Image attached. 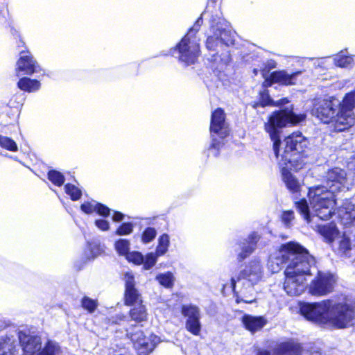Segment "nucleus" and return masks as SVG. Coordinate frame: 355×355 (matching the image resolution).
<instances>
[{
	"label": "nucleus",
	"instance_id": "59",
	"mask_svg": "<svg viewBox=\"0 0 355 355\" xmlns=\"http://www.w3.org/2000/svg\"><path fill=\"white\" fill-rule=\"evenodd\" d=\"M253 302V300H245V303H252Z\"/></svg>",
	"mask_w": 355,
	"mask_h": 355
},
{
	"label": "nucleus",
	"instance_id": "20",
	"mask_svg": "<svg viewBox=\"0 0 355 355\" xmlns=\"http://www.w3.org/2000/svg\"><path fill=\"white\" fill-rule=\"evenodd\" d=\"M303 71H297L288 73L285 70H279L272 72L269 78H266L263 82L264 87L270 86L272 83H278L283 85H295L297 77L302 74Z\"/></svg>",
	"mask_w": 355,
	"mask_h": 355
},
{
	"label": "nucleus",
	"instance_id": "17",
	"mask_svg": "<svg viewBox=\"0 0 355 355\" xmlns=\"http://www.w3.org/2000/svg\"><path fill=\"white\" fill-rule=\"evenodd\" d=\"M121 279L124 282V304L133 306L141 303V295L136 286L134 273L129 270L123 273Z\"/></svg>",
	"mask_w": 355,
	"mask_h": 355
},
{
	"label": "nucleus",
	"instance_id": "19",
	"mask_svg": "<svg viewBox=\"0 0 355 355\" xmlns=\"http://www.w3.org/2000/svg\"><path fill=\"white\" fill-rule=\"evenodd\" d=\"M86 243L87 249L85 250L80 259L74 263V268L77 271L81 270L89 261H94L103 252L99 240H89Z\"/></svg>",
	"mask_w": 355,
	"mask_h": 355
},
{
	"label": "nucleus",
	"instance_id": "18",
	"mask_svg": "<svg viewBox=\"0 0 355 355\" xmlns=\"http://www.w3.org/2000/svg\"><path fill=\"white\" fill-rule=\"evenodd\" d=\"M295 242L291 241L283 245L281 248L272 253L268 259V267L272 272H278L283 267L284 264H288L291 250L295 248Z\"/></svg>",
	"mask_w": 355,
	"mask_h": 355
},
{
	"label": "nucleus",
	"instance_id": "32",
	"mask_svg": "<svg viewBox=\"0 0 355 355\" xmlns=\"http://www.w3.org/2000/svg\"><path fill=\"white\" fill-rule=\"evenodd\" d=\"M130 309V317L136 322H142L147 320V312L144 305L141 303L132 306Z\"/></svg>",
	"mask_w": 355,
	"mask_h": 355
},
{
	"label": "nucleus",
	"instance_id": "26",
	"mask_svg": "<svg viewBox=\"0 0 355 355\" xmlns=\"http://www.w3.org/2000/svg\"><path fill=\"white\" fill-rule=\"evenodd\" d=\"M274 355H302L301 347L293 341L282 343L275 349Z\"/></svg>",
	"mask_w": 355,
	"mask_h": 355
},
{
	"label": "nucleus",
	"instance_id": "36",
	"mask_svg": "<svg viewBox=\"0 0 355 355\" xmlns=\"http://www.w3.org/2000/svg\"><path fill=\"white\" fill-rule=\"evenodd\" d=\"M136 223L133 221H123L116 227L114 234L119 236H128L133 232Z\"/></svg>",
	"mask_w": 355,
	"mask_h": 355
},
{
	"label": "nucleus",
	"instance_id": "35",
	"mask_svg": "<svg viewBox=\"0 0 355 355\" xmlns=\"http://www.w3.org/2000/svg\"><path fill=\"white\" fill-rule=\"evenodd\" d=\"M288 103V100L286 98H282L277 102H274L269 96V94L267 91L264 90L262 92H260V101L256 103L254 105V107H257L259 105H261L262 107L266 105H276L279 106L283 104Z\"/></svg>",
	"mask_w": 355,
	"mask_h": 355
},
{
	"label": "nucleus",
	"instance_id": "15",
	"mask_svg": "<svg viewBox=\"0 0 355 355\" xmlns=\"http://www.w3.org/2000/svg\"><path fill=\"white\" fill-rule=\"evenodd\" d=\"M24 48V50L19 51V56L16 62L15 71L17 77H19L21 74L31 76L42 70V68L26 46Z\"/></svg>",
	"mask_w": 355,
	"mask_h": 355
},
{
	"label": "nucleus",
	"instance_id": "23",
	"mask_svg": "<svg viewBox=\"0 0 355 355\" xmlns=\"http://www.w3.org/2000/svg\"><path fill=\"white\" fill-rule=\"evenodd\" d=\"M338 215L345 220V224L355 225V204L350 200H345L338 209Z\"/></svg>",
	"mask_w": 355,
	"mask_h": 355
},
{
	"label": "nucleus",
	"instance_id": "6",
	"mask_svg": "<svg viewBox=\"0 0 355 355\" xmlns=\"http://www.w3.org/2000/svg\"><path fill=\"white\" fill-rule=\"evenodd\" d=\"M209 132L211 141L204 150L203 154L208 158L211 155L217 157L220 149L225 145V139L229 136L230 127L226 121V114L222 107H217L211 114Z\"/></svg>",
	"mask_w": 355,
	"mask_h": 355
},
{
	"label": "nucleus",
	"instance_id": "53",
	"mask_svg": "<svg viewBox=\"0 0 355 355\" xmlns=\"http://www.w3.org/2000/svg\"><path fill=\"white\" fill-rule=\"evenodd\" d=\"M10 325V321H6V320H0V331L5 329L6 328H7L8 327H9Z\"/></svg>",
	"mask_w": 355,
	"mask_h": 355
},
{
	"label": "nucleus",
	"instance_id": "49",
	"mask_svg": "<svg viewBox=\"0 0 355 355\" xmlns=\"http://www.w3.org/2000/svg\"><path fill=\"white\" fill-rule=\"evenodd\" d=\"M277 67V62L273 60H268L266 64V69L263 70V76H265V72H268L270 69Z\"/></svg>",
	"mask_w": 355,
	"mask_h": 355
},
{
	"label": "nucleus",
	"instance_id": "61",
	"mask_svg": "<svg viewBox=\"0 0 355 355\" xmlns=\"http://www.w3.org/2000/svg\"><path fill=\"white\" fill-rule=\"evenodd\" d=\"M9 158H11V159H17V157H13L12 155L9 156Z\"/></svg>",
	"mask_w": 355,
	"mask_h": 355
},
{
	"label": "nucleus",
	"instance_id": "52",
	"mask_svg": "<svg viewBox=\"0 0 355 355\" xmlns=\"http://www.w3.org/2000/svg\"><path fill=\"white\" fill-rule=\"evenodd\" d=\"M6 14H8V10H1L0 9V23L3 24L6 21Z\"/></svg>",
	"mask_w": 355,
	"mask_h": 355
},
{
	"label": "nucleus",
	"instance_id": "46",
	"mask_svg": "<svg viewBox=\"0 0 355 355\" xmlns=\"http://www.w3.org/2000/svg\"><path fill=\"white\" fill-rule=\"evenodd\" d=\"M294 212L293 211H284L281 215V220L286 227H291L294 220Z\"/></svg>",
	"mask_w": 355,
	"mask_h": 355
},
{
	"label": "nucleus",
	"instance_id": "47",
	"mask_svg": "<svg viewBox=\"0 0 355 355\" xmlns=\"http://www.w3.org/2000/svg\"><path fill=\"white\" fill-rule=\"evenodd\" d=\"M351 250L350 241L348 238L343 236L338 242V252L347 256V252Z\"/></svg>",
	"mask_w": 355,
	"mask_h": 355
},
{
	"label": "nucleus",
	"instance_id": "54",
	"mask_svg": "<svg viewBox=\"0 0 355 355\" xmlns=\"http://www.w3.org/2000/svg\"><path fill=\"white\" fill-rule=\"evenodd\" d=\"M257 355H270V353L267 350H261L258 352Z\"/></svg>",
	"mask_w": 355,
	"mask_h": 355
},
{
	"label": "nucleus",
	"instance_id": "33",
	"mask_svg": "<svg viewBox=\"0 0 355 355\" xmlns=\"http://www.w3.org/2000/svg\"><path fill=\"white\" fill-rule=\"evenodd\" d=\"M46 176L47 179L55 186L61 187L65 184V175L55 168H49Z\"/></svg>",
	"mask_w": 355,
	"mask_h": 355
},
{
	"label": "nucleus",
	"instance_id": "62",
	"mask_svg": "<svg viewBox=\"0 0 355 355\" xmlns=\"http://www.w3.org/2000/svg\"><path fill=\"white\" fill-rule=\"evenodd\" d=\"M23 95H21V101H24L25 100V98L22 96Z\"/></svg>",
	"mask_w": 355,
	"mask_h": 355
},
{
	"label": "nucleus",
	"instance_id": "38",
	"mask_svg": "<svg viewBox=\"0 0 355 355\" xmlns=\"http://www.w3.org/2000/svg\"><path fill=\"white\" fill-rule=\"evenodd\" d=\"M64 192L68 195L73 201L80 199L83 195L81 189L71 183H67L64 185Z\"/></svg>",
	"mask_w": 355,
	"mask_h": 355
},
{
	"label": "nucleus",
	"instance_id": "7",
	"mask_svg": "<svg viewBox=\"0 0 355 355\" xmlns=\"http://www.w3.org/2000/svg\"><path fill=\"white\" fill-rule=\"evenodd\" d=\"M295 245L288 254L289 261L285 274H294L305 277L306 275H311L310 268L315 263V260L306 249L295 242Z\"/></svg>",
	"mask_w": 355,
	"mask_h": 355
},
{
	"label": "nucleus",
	"instance_id": "21",
	"mask_svg": "<svg viewBox=\"0 0 355 355\" xmlns=\"http://www.w3.org/2000/svg\"><path fill=\"white\" fill-rule=\"evenodd\" d=\"M285 276L284 288L288 295L296 296L303 293L306 288L305 277L294 274H285Z\"/></svg>",
	"mask_w": 355,
	"mask_h": 355
},
{
	"label": "nucleus",
	"instance_id": "51",
	"mask_svg": "<svg viewBox=\"0 0 355 355\" xmlns=\"http://www.w3.org/2000/svg\"><path fill=\"white\" fill-rule=\"evenodd\" d=\"M126 319V316L123 313H117L112 318L113 323H119L121 321H124Z\"/></svg>",
	"mask_w": 355,
	"mask_h": 355
},
{
	"label": "nucleus",
	"instance_id": "58",
	"mask_svg": "<svg viewBox=\"0 0 355 355\" xmlns=\"http://www.w3.org/2000/svg\"><path fill=\"white\" fill-rule=\"evenodd\" d=\"M240 321H241V324L243 327H244V314H243L241 317H240Z\"/></svg>",
	"mask_w": 355,
	"mask_h": 355
},
{
	"label": "nucleus",
	"instance_id": "64",
	"mask_svg": "<svg viewBox=\"0 0 355 355\" xmlns=\"http://www.w3.org/2000/svg\"><path fill=\"white\" fill-rule=\"evenodd\" d=\"M3 155H4L5 157H9V156H10L8 153L4 154Z\"/></svg>",
	"mask_w": 355,
	"mask_h": 355
},
{
	"label": "nucleus",
	"instance_id": "41",
	"mask_svg": "<svg viewBox=\"0 0 355 355\" xmlns=\"http://www.w3.org/2000/svg\"><path fill=\"white\" fill-rule=\"evenodd\" d=\"M80 304L82 308L89 313H94L98 307L97 302L88 296H84Z\"/></svg>",
	"mask_w": 355,
	"mask_h": 355
},
{
	"label": "nucleus",
	"instance_id": "24",
	"mask_svg": "<svg viewBox=\"0 0 355 355\" xmlns=\"http://www.w3.org/2000/svg\"><path fill=\"white\" fill-rule=\"evenodd\" d=\"M17 352L16 339L12 334L0 337V355H15Z\"/></svg>",
	"mask_w": 355,
	"mask_h": 355
},
{
	"label": "nucleus",
	"instance_id": "10",
	"mask_svg": "<svg viewBox=\"0 0 355 355\" xmlns=\"http://www.w3.org/2000/svg\"><path fill=\"white\" fill-rule=\"evenodd\" d=\"M80 209L87 215L96 214L100 218L95 219L94 225L101 231L107 232L110 229L109 218L111 216L112 209L106 205L97 202L94 200H87L83 202Z\"/></svg>",
	"mask_w": 355,
	"mask_h": 355
},
{
	"label": "nucleus",
	"instance_id": "57",
	"mask_svg": "<svg viewBox=\"0 0 355 355\" xmlns=\"http://www.w3.org/2000/svg\"><path fill=\"white\" fill-rule=\"evenodd\" d=\"M238 53H239L241 61L243 62L244 61V54H243L242 51H239Z\"/></svg>",
	"mask_w": 355,
	"mask_h": 355
},
{
	"label": "nucleus",
	"instance_id": "16",
	"mask_svg": "<svg viewBox=\"0 0 355 355\" xmlns=\"http://www.w3.org/2000/svg\"><path fill=\"white\" fill-rule=\"evenodd\" d=\"M336 279L329 272H318L316 277L311 282L309 292L313 295H325L332 292Z\"/></svg>",
	"mask_w": 355,
	"mask_h": 355
},
{
	"label": "nucleus",
	"instance_id": "44",
	"mask_svg": "<svg viewBox=\"0 0 355 355\" xmlns=\"http://www.w3.org/2000/svg\"><path fill=\"white\" fill-rule=\"evenodd\" d=\"M334 60L336 66L343 68L351 66L353 62L352 57L343 55L342 54L337 55Z\"/></svg>",
	"mask_w": 355,
	"mask_h": 355
},
{
	"label": "nucleus",
	"instance_id": "34",
	"mask_svg": "<svg viewBox=\"0 0 355 355\" xmlns=\"http://www.w3.org/2000/svg\"><path fill=\"white\" fill-rule=\"evenodd\" d=\"M170 236L168 233H162L157 239L156 252L159 256L164 255L168 250L170 246Z\"/></svg>",
	"mask_w": 355,
	"mask_h": 355
},
{
	"label": "nucleus",
	"instance_id": "22",
	"mask_svg": "<svg viewBox=\"0 0 355 355\" xmlns=\"http://www.w3.org/2000/svg\"><path fill=\"white\" fill-rule=\"evenodd\" d=\"M261 266L257 259H254L245 266V280L252 285L257 284L261 277Z\"/></svg>",
	"mask_w": 355,
	"mask_h": 355
},
{
	"label": "nucleus",
	"instance_id": "40",
	"mask_svg": "<svg viewBox=\"0 0 355 355\" xmlns=\"http://www.w3.org/2000/svg\"><path fill=\"white\" fill-rule=\"evenodd\" d=\"M0 146L11 152H17L18 146L16 141L11 137L0 135Z\"/></svg>",
	"mask_w": 355,
	"mask_h": 355
},
{
	"label": "nucleus",
	"instance_id": "56",
	"mask_svg": "<svg viewBox=\"0 0 355 355\" xmlns=\"http://www.w3.org/2000/svg\"><path fill=\"white\" fill-rule=\"evenodd\" d=\"M159 55H164V56H168V55H171V54H170V50H169L168 51H162V52L160 53V54H159Z\"/></svg>",
	"mask_w": 355,
	"mask_h": 355
},
{
	"label": "nucleus",
	"instance_id": "5",
	"mask_svg": "<svg viewBox=\"0 0 355 355\" xmlns=\"http://www.w3.org/2000/svg\"><path fill=\"white\" fill-rule=\"evenodd\" d=\"M218 0H209L206 9L201 15L196 19L193 25L191 26L187 33L181 38V40L176 44V45L170 49V54L171 56L178 58V61L184 67H189L194 64L200 54V44L192 37H195L200 26L203 24V16L207 12L210 3L213 7Z\"/></svg>",
	"mask_w": 355,
	"mask_h": 355
},
{
	"label": "nucleus",
	"instance_id": "39",
	"mask_svg": "<svg viewBox=\"0 0 355 355\" xmlns=\"http://www.w3.org/2000/svg\"><path fill=\"white\" fill-rule=\"evenodd\" d=\"M157 231L155 227L148 226L141 234V241L144 244H148L151 243L156 238Z\"/></svg>",
	"mask_w": 355,
	"mask_h": 355
},
{
	"label": "nucleus",
	"instance_id": "48",
	"mask_svg": "<svg viewBox=\"0 0 355 355\" xmlns=\"http://www.w3.org/2000/svg\"><path fill=\"white\" fill-rule=\"evenodd\" d=\"M10 33L13 35V37L15 38H18L19 40L17 42V46L19 48L20 47H25L26 46V44L25 42H24V40H22L21 35H20V33H19V31L14 27H11L10 28Z\"/></svg>",
	"mask_w": 355,
	"mask_h": 355
},
{
	"label": "nucleus",
	"instance_id": "29",
	"mask_svg": "<svg viewBox=\"0 0 355 355\" xmlns=\"http://www.w3.org/2000/svg\"><path fill=\"white\" fill-rule=\"evenodd\" d=\"M266 321L263 317L245 315V329L254 333L262 329Z\"/></svg>",
	"mask_w": 355,
	"mask_h": 355
},
{
	"label": "nucleus",
	"instance_id": "27",
	"mask_svg": "<svg viewBox=\"0 0 355 355\" xmlns=\"http://www.w3.org/2000/svg\"><path fill=\"white\" fill-rule=\"evenodd\" d=\"M62 349L60 344L55 340L47 338L42 345L37 355H62Z\"/></svg>",
	"mask_w": 355,
	"mask_h": 355
},
{
	"label": "nucleus",
	"instance_id": "30",
	"mask_svg": "<svg viewBox=\"0 0 355 355\" xmlns=\"http://www.w3.org/2000/svg\"><path fill=\"white\" fill-rule=\"evenodd\" d=\"M261 236L257 231L250 232L245 238V257L247 254H252L257 248V243Z\"/></svg>",
	"mask_w": 355,
	"mask_h": 355
},
{
	"label": "nucleus",
	"instance_id": "55",
	"mask_svg": "<svg viewBox=\"0 0 355 355\" xmlns=\"http://www.w3.org/2000/svg\"><path fill=\"white\" fill-rule=\"evenodd\" d=\"M42 71H43L42 76H46L48 77H51V73H52L51 71L46 72L45 70H44L43 69H42Z\"/></svg>",
	"mask_w": 355,
	"mask_h": 355
},
{
	"label": "nucleus",
	"instance_id": "37",
	"mask_svg": "<svg viewBox=\"0 0 355 355\" xmlns=\"http://www.w3.org/2000/svg\"><path fill=\"white\" fill-rule=\"evenodd\" d=\"M114 250L119 256H125L130 250V241L128 239L120 238L114 241Z\"/></svg>",
	"mask_w": 355,
	"mask_h": 355
},
{
	"label": "nucleus",
	"instance_id": "63",
	"mask_svg": "<svg viewBox=\"0 0 355 355\" xmlns=\"http://www.w3.org/2000/svg\"><path fill=\"white\" fill-rule=\"evenodd\" d=\"M254 73L257 74V69H254Z\"/></svg>",
	"mask_w": 355,
	"mask_h": 355
},
{
	"label": "nucleus",
	"instance_id": "9",
	"mask_svg": "<svg viewBox=\"0 0 355 355\" xmlns=\"http://www.w3.org/2000/svg\"><path fill=\"white\" fill-rule=\"evenodd\" d=\"M232 248L237 256V262L239 265V273L232 274L230 279V288L233 293V296L235 298L236 304L244 302V298L239 295V292L236 290V284L240 283L242 286H244V237L242 233L240 235H236L232 241Z\"/></svg>",
	"mask_w": 355,
	"mask_h": 355
},
{
	"label": "nucleus",
	"instance_id": "12",
	"mask_svg": "<svg viewBox=\"0 0 355 355\" xmlns=\"http://www.w3.org/2000/svg\"><path fill=\"white\" fill-rule=\"evenodd\" d=\"M341 105L339 99L335 97L319 100L314 104L313 114L324 123H331L338 107Z\"/></svg>",
	"mask_w": 355,
	"mask_h": 355
},
{
	"label": "nucleus",
	"instance_id": "31",
	"mask_svg": "<svg viewBox=\"0 0 355 355\" xmlns=\"http://www.w3.org/2000/svg\"><path fill=\"white\" fill-rule=\"evenodd\" d=\"M318 232L329 243L334 241L335 238L338 235V230L333 223L319 226Z\"/></svg>",
	"mask_w": 355,
	"mask_h": 355
},
{
	"label": "nucleus",
	"instance_id": "43",
	"mask_svg": "<svg viewBox=\"0 0 355 355\" xmlns=\"http://www.w3.org/2000/svg\"><path fill=\"white\" fill-rule=\"evenodd\" d=\"M110 217H111L112 222L115 223H121V222L124 221V220L125 218H127V219L136 218V219H139V220L144 219L143 218H141V217H132L129 215H126L120 211L113 210V209L112 211Z\"/></svg>",
	"mask_w": 355,
	"mask_h": 355
},
{
	"label": "nucleus",
	"instance_id": "42",
	"mask_svg": "<svg viewBox=\"0 0 355 355\" xmlns=\"http://www.w3.org/2000/svg\"><path fill=\"white\" fill-rule=\"evenodd\" d=\"M124 257L129 263H132L135 265L140 266L143 263L144 256L139 251L130 250Z\"/></svg>",
	"mask_w": 355,
	"mask_h": 355
},
{
	"label": "nucleus",
	"instance_id": "2",
	"mask_svg": "<svg viewBox=\"0 0 355 355\" xmlns=\"http://www.w3.org/2000/svg\"><path fill=\"white\" fill-rule=\"evenodd\" d=\"M221 15L222 12L220 11L211 15L209 22L212 35L208 36L205 42V46L209 54L205 55V59L208 61L209 67L214 76L224 85L227 80L225 69L233 61L235 54L234 51L228 50L219 55L216 48L219 45L220 47L227 48L234 45L236 33L230 28V23Z\"/></svg>",
	"mask_w": 355,
	"mask_h": 355
},
{
	"label": "nucleus",
	"instance_id": "4",
	"mask_svg": "<svg viewBox=\"0 0 355 355\" xmlns=\"http://www.w3.org/2000/svg\"><path fill=\"white\" fill-rule=\"evenodd\" d=\"M346 176L344 170L334 168L327 173L325 185L309 189L308 196L313 216L324 220L331 217L336 204L335 193L346 188Z\"/></svg>",
	"mask_w": 355,
	"mask_h": 355
},
{
	"label": "nucleus",
	"instance_id": "13",
	"mask_svg": "<svg viewBox=\"0 0 355 355\" xmlns=\"http://www.w3.org/2000/svg\"><path fill=\"white\" fill-rule=\"evenodd\" d=\"M17 335L23 355L37 354L42 345V338L37 333L19 329Z\"/></svg>",
	"mask_w": 355,
	"mask_h": 355
},
{
	"label": "nucleus",
	"instance_id": "11",
	"mask_svg": "<svg viewBox=\"0 0 355 355\" xmlns=\"http://www.w3.org/2000/svg\"><path fill=\"white\" fill-rule=\"evenodd\" d=\"M180 311L185 320V329L195 336H200L202 324L200 307L192 303L183 304L181 305Z\"/></svg>",
	"mask_w": 355,
	"mask_h": 355
},
{
	"label": "nucleus",
	"instance_id": "50",
	"mask_svg": "<svg viewBox=\"0 0 355 355\" xmlns=\"http://www.w3.org/2000/svg\"><path fill=\"white\" fill-rule=\"evenodd\" d=\"M155 262L154 260H148L146 261L145 258L144 257L143 263L141 264L143 266V268L144 270H150L154 266Z\"/></svg>",
	"mask_w": 355,
	"mask_h": 355
},
{
	"label": "nucleus",
	"instance_id": "45",
	"mask_svg": "<svg viewBox=\"0 0 355 355\" xmlns=\"http://www.w3.org/2000/svg\"><path fill=\"white\" fill-rule=\"evenodd\" d=\"M296 207L300 213L303 216L304 218L308 222H310V211L309 207L306 200H302L296 202Z\"/></svg>",
	"mask_w": 355,
	"mask_h": 355
},
{
	"label": "nucleus",
	"instance_id": "25",
	"mask_svg": "<svg viewBox=\"0 0 355 355\" xmlns=\"http://www.w3.org/2000/svg\"><path fill=\"white\" fill-rule=\"evenodd\" d=\"M17 87L24 92L33 93L40 89L41 83L39 80L31 78L28 76L19 77V80L17 82Z\"/></svg>",
	"mask_w": 355,
	"mask_h": 355
},
{
	"label": "nucleus",
	"instance_id": "3",
	"mask_svg": "<svg viewBox=\"0 0 355 355\" xmlns=\"http://www.w3.org/2000/svg\"><path fill=\"white\" fill-rule=\"evenodd\" d=\"M300 313L308 320L329 324L338 329L355 325V310L348 304L335 300L316 303H300Z\"/></svg>",
	"mask_w": 355,
	"mask_h": 355
},
{
	"label": "nucleus",
	"instance_id": "1",
	"mask_svg": "<svg viewBox=\"0 0 355 355\" xmlns=\"http://www.w3.org/2000/svg\"><path fill=\"white\" fill-rule=\"evenodd\" d=\"M305 119V114H296L288 108L275 112L265 124V130L273 141V150L282 168V175L287 188L293 193L300 191V184L291 171H297L304 164L301 153L307 146L308 141L300 132H294L284 140L283 149L280 145V129L282 127L299 123Z\"/></svg>",
	"mask_w": 355,
	"mask_h": 355
},
{
	"label": "nucleus",
	"instance_id": "14",
	"mask_svg": "<svg viewBox=\"0 0 355 355\" xmlns=\"http://www.w3.org/2000/svg\"><path fill=\"white\" fill-rule=\"evenodd\" d=\"M130 340L138 355H149L161 341L160 338L155 334L146 337L143 331L132 334Z\"/></svg>",
	"mask_w": 355,
	"mask_h": 355
},
{
	"label": "nucleus",
	"instance_id": "8",
	"mask_svg": "<svg viewBox=\"0 0 355 355\" xmlns=\"http://www.w3.org/2000/svg\"><path fill=\"white\" fill-rule=\"evenodd\" d=\"M355 107V92L346 94L341 105L331 121V128L334 132H342L349 129L355 123L353 109Z\"/></svg>",
	"mask_w": 355,
	"mask_h": 355
},
{
	"label": "nucleus",
	"instance_id": "60",
	"mask_svg": "<svg viewBox=\"0 0 355 355\" xmlns=\"http://www.w3.org/2000/svg\"><path fill=\"white\" fill-rule=\"evenodd\" d=\"M12 101H13V98H12V99L10 101V102H9V104H10V107H12Z\"/></svg>",
	"mask_w": 355,
	"mask_h": 355
},
{
	"label": "nucleus",
	"instance_id": "28",
	"mask_svg": "<svg viewBox=\"0 0 355 355\" xmlns=\"http://www.w3.org/2000/svg\"><path fill=\"white\" fill-rule=\"evenodd\" d=\"M155 279L161 286L166 289H172L175 282V277L171 271L159 272Z\"/></svg>",
	"mask_w": 355,
	"mask_h": 355
}]
</instances>
